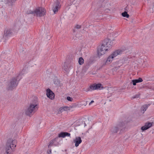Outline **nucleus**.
Wrapping results in <instances>:
<instances>
[{
	"mask_svg": "<svg viewBox=\"0 0 154 154\" xmlns=\"http://www.w3.org/2000/svg\"><path fill=\"white\" fill-rule=\"evenodd\" d=\"M113 42H112L109 38L105 39L102 42L101 45L97 49L98 54L99 55L104 54L107 51L112 48Z\"/></svg>",
	"mask_w": 154,
	"mask_h": 154,
	"instance_id": "nucleus-1",
	"label": "nucleus"
},
{
	"mask_svg": "<svg viewBox=\"0 0 154 154\" xmlns=\"http://www.w3.org/2000/svg\"><path fill=\"white\" fill-rule=\"evenodd\" d=\"M38 108V102L35 101L30 104L28 108L26 109L25 113L26 115L31 117L37 111Z\"/></svg>",
	"mask_w": 154,
	"mask_h": 154,
	"instance_id": "nucleus-2",
	"label": "nucleus"
},
{
	"mask_svg": "<svg viewBox=\"0 0 154 154\" xmlns=\"http://www.w3.org/2000/svg\"><path fill=\"white\" fill-rule=\"evenodd\" d=\"M17 141L16 140H8L6 144V151L7 154H13V152L15 150V148L16 146Z\"/></svg>",
	"mask_w": 154,
	"mask_h": 154,
	"instance_id": "nucleus-3",
	"label": "nucleus"
},
{
	"mask_svg": "<svg viewBox=\"0 0 154 154\" xmlns=\"http://www.w3.org/2000/svg\"><path fill=\"white\" fill-rule=\"evenodd\" d=\"M46 11L44 8L39 7L34 10V16L37 17H42L46 14Z\"/></svg>",
	"mask_w": 154,
	"mask_h": 154,
	"instance_id": "nucleus-4",
	"label": "nucleus"
},
{
	"mask_svg": "<svg viewBox=\"0 0 154 154\" xmlns=\"http://www.w3.org/2000/svg\"><path fill=\"white\" fill-rule=\"evenodd\" d=\"M122 51L121 50H117L114 51L107 58L106 62V63L109 64L111 63L113 59L117 55L122 54Z\"/></svg>",
	"mask_w": 154,
	"mask_h": 154,
	"instance_id": "nucleus-5",
	"label": "nucleus"
},
{
	"mask_svg": "<svg viewBox=\"0 0 154 154\" xmlns=\"http://www.w3.org/2000/svg\"><path fill=\"white\" fill-rule=\"evenodd\" d=\"M61 5L60 4V2L58 0H57L55 2L52 7V10L54 14H57L58 11L60 10L61 8Z\"/></svg>",
	"mask_w": 154,
	"mask_h": 154,
	"instance_id": "nucleus-6",
	"label": "nucleus"
},
{
	"mask_svg": "<svg viewBox=\"0 0 154 154\" xmlns=\"http://www.w3.org/2000/svg\"><path fill=\"white\" fill-rule=\"evenodd\" d=\"M46 95L48 97L52 100L54 99L55 94L50 89L48 88L46 90Z\"/></svg>",
	"mask_w": 154,
	"mask_h": 154,
	"instance_id": "nucleus-7",
	"label": "nucleus"
},
{
	"mask_svg": "<svg viewBox=\"0 0 154 154\" xmlns=\"http://www.w3.org/2000/svg\"><path fill=\"white\" fill-rule=\"evenodd\" d=\"M153 123V122H147L145 123V125L141 127V129L143 131H144L147 130L152 126V124Z\"/></svg>",
	"mask_w": 154,
	"mask_h": 154,
	"instance_id": "nucleus-8",
	"label": "nucleus"
},
{
	"mask_svg": "<svg viewBox=\"0 0 154 154\" xmlns=\"http://www.w3.org/2000/svg\"><path fill=\"white\" fill-rule=\"evenodd\" d=\"M17 81V78H13L10 82V87L13 88L17 86L18 85V83L17 84H16Z\"/></svg>",
	"mask_w": 154,
	"mask_h": 154,
	"instance_id": "nucleus-9",
	"label": "nucleus"
},
{
	"mask_svg": "<svg viewBox=\"0 0 154 154\" xmlns=\"http://www.w3.org/2000/svg\"><path fill=\"white\" fill-rule=\"evenodd\" d=\"M123 123H121L115 127L113 129L112 132L114 133H117L119 129H122L121 128L122 127Z\"/></svg>",
	"mask_w": 154,
	"mask_h": 154,
	"instance_id": "nucleus-10",
	"label": "nucleus"
},
{
	"mask_svg": "<svg viewBox=\"0 0 154 154\" xmlns=\"http://www.w3.org/2000/svg\"><path fill=\"white\" fill-rule=\"evenodd\" d=\"M74 142L75 143V146L77 147L82 143V140L81 137H78L75 138V139L74 140Z\"/></svg>",
	"mask_w": 154,
	"mask_h": 154,
	"instance_id": "nucleus-11",
	"label": "nucleus"
},
{
	"mask_svg": "<svg viewBox=\"0 0 154 154\" xmlns=\"http://www.w3.org/2000/svg\"><path fill=\"white\" fill-rule=\"evenodd\" d=\"M70 134L67 132H61L58 135V137L64 138L66 136L69 137Z\"/></svg>",
	"mask_w": 154,
	"mask_h": 154,
	"instance_id": "nucleus-12",
	"label": "nucleus"
},
{
	"mask_svg": "<svg viewBox=\"0 0 154 154\" xmlns=\"http://www.w3.org/2000/svg\"><path fill=\"white\" fill-rule=\"evenodd\" d=\"M143 80L141 78H139L138 79L133 80L132 81L134 85H136V83L143 82Z\"/></svg>",
	"mask_w": 154,
	"mask_h": 154,
	"instance_id": "nucleus-13",
	"label": "nucleus"
},
{
	"mask_svg": "<svg viewBox=\"0 0 154 154\" xmlns=\"http://www.w3.org/2000/svg\"><path fill=\"white\" fill-rule=\"evenodd\" d=\"M4 33L5 37H8L10 36L11 35H12V32L11 31V30L9 29L5 31Z\"/></svg>",
	"mask_w": 154,
	"mask_h": 154,
	"instance_id": "nucleus-14",
	"label": "nucleus"
},
{
	"mask_svg": "<svg viewBox=\"0 0 154 154\" xmlns=\"http://www.w3.org/2000/svg\"><path fill=\"white\" fill-rule=\"evenodd\" d=\"M95 90L98 89L100 90L103 89V85L100 83H98L97 84L95 83Z\"/></svg>",
	"mask_w": 154,
	"mask_h": 154,
	"instance_id": "nucleus-15",
	"label": "nucleus"
},
{
	"mask_svg": "<svg viewBox=\"0 0 154 154\" xmlns=\"http://www.w3.org/2000/svg\"><path fill=\"white\" fill-rule=\"evenodd\" d=\"M58 137H56L54 139H53L51 140L49 142V144L48 146V148H49L50 147H51V146H52L53 145H55V144H54L55 142L58 139Z\"/></svg>",
	"mask_w": 154,
	"mask_h": 154,
	"instance_id": "nucleus-16",
	"label": "nucleus"
},
{
	"mask_svg": "<svg viewBox=\"0 0 154 154\" xmlns=\"http://www.w3.org/2000/svg\"><path fill=\"white\" fill-rule=\"evenodd\" d=\"M95 83L89 86V87L87 89L86 91H91L92 90H95Z\"/></svg>",
	"mask_w": 154,
	"mask_h": 154,
	"instance_id": "nucleus-17",
	"label": "nucleus"
},
{
	"mask_svg": "<svg viewBox=\"0 0 154 154\" xmlns=\"http://www.w3.org/2000/svg\"><path fill=\"white\" fill-rule=\"evenodd\" d=\"M122 16L124 17H126L128 18L129 17V15L128 14L127 12L126 11H125L124 12L122 13Z\"/></svg>",
	"mask_w": 154,
	"mask_h": 154,
	"instance_id": "nucleus-18",
	"label": "nucleus"
},
{
	"mask_svg": "<svg viewBox=\"0 0 154 154\" xmlns=\"http://www.w3.org/2000/svg\"><path fill=\"white\" fill-rule=\"evenodd\" d=\"M84 59L82 57H80L79 58V63L80 65L84 63Z\"/></svg>",
	"mask_w": 154,
	"mask_h": 154,
	"instance_id": "nucleus-19",
	"label": "nucleus"
},
{
	"mask_svg": "<svg viewBox=\"0 0 154 154\" xmlns=\"http://www.w3.org/2000/svg\"><path fill=\"white\" fill-rule=\"evenodd\" d=\"M27 14H32L34 15V11H32L30 10L29 11H27Z\"/></svg>",
	"mask_w": 154,
	"mask_h": 154,
	"instance_id": "nucleus-20",
	"label": "nucleus"
},
{
	"mask_svg": "<svg viewBox=\"0 0 154 154\" xmlns=\"http://www.w3.org/2000/svg\"><path fill=\"white\" fill-rule=\"evenodd\" d=\"M64 111H67L69 110V107L67 106H64L63 107Z\"/></svg>",
	"mask_w": 154,
	"mask_h": 154,
	"instance_id": "nucleus-21",
	"label": "nucleus"
},
{
	"mask_svg": "<svg viewBox=\"0 0 154 154\" xmlns=\"http://www.w3.org/2000/svg\"><path fill=\"white\" fill-rule=\"evenodd\" d=\"M143 111H145L148 108V105H145L143 106Z\"/></svg>",
	"mask_w": 154,
	"mask_h": 154,
	"instance_id": "nucleus-22",
	"label": "nucleus"
},
{
	"mask_svg": "<svg viewBox=\"0 0 154 154\" xmlns=\"http://www.w3.org/2000/svg\"><path fill=\"white\" fill-rule=\"evenodd\" d=\"M140 94H136L134 96V98H139L140 96Z\"/></svg>",
	"mask_w": 154,
	"mask_h": 154,
	"instance_id": "nucleus-23",
	"label": "nucleus"
},
{
	"mask_svg": "<svg viewBox=\"0 0 154 154\" xmlns=\"http://www.w3.org/2000/svg\"><path fill=\"white\" fill-rule=\"evenodd\" d=\"M47 153L48 154H50L51 153V149H50L47 150Z\"/></svg>",
	"mask_w": 154,
	"mask_h": 154,
	"instance_id": "nucleus-24",
	"label": "nucleus"
},
{
	"mask_svg": "<svg viewBox=\"0 0 154 154\" xmlns=\"http://www.w3.org/2000/svg\"><path fill=\"white\" fill-rule=\"evenodd\" d=\"M75 28L78 29H80L81 28V25L77 24L75 26Z\"/></svg>",
	"mask_w": 154,
	"mask_h": 154,
	"instance_id": "nucleus-25",
	"label": "nucleus"
},
{
	"mask_svg": "<svg viewBox=\"0 0 154 154\" xmlns=\"http://www.w3.org/2000/svg\"><path fill=\"white\" fill-rule=\"evenodd\" d=\"M67 99L69 101H71L72 100V98L69 97H67Z\"/></svg>",
	"mask_w": 154,
	"mask_h": 154,
	"instance_id": "nucleus-26",
	"label": "nucleus"
},
{
	"mask_svg": "<svg viewBox=\"0 0 154 154\" xmlns=\"http://www.w3.org/2000/svg\"><path fill=\"white\" fill-rule=\"evenodd\" d=\"M59 111H60L61 112H62L64 110H63V107H60L59 109Z\"/></svg>",
	"mask_w": 154,
	"mask_h": 154,
	"instance_id": "nucleus-27",
	"label": "nucleus"
},
{
	"mask_svg": "<svg viewBox=\"0 0 154 154\" xmlns=\"http://www.w3.org/2000/svg\"><path fill=\"white\" fill-rule=\"evenodd\" d=\"M16 0H13L12 1H11L12 3H11V5H12L13 3Z\"/></svg>",
	"mask_w": 154,
	"mask_h": 154,
	"instance_id": "nucleus-28",
	"label": "nucleus"
},
{
	"mask_svg": "<svg viewBox=\"0 0 154 154\" xmlns=\"http://www.w3.org/2000/svg\"><path fill=\"white\" fill-rule=\"evenodd\" d=\"M94 101L93 100H92L91 101V102L89 103V105H90V104H91V103H93L94 102Z\"/></svg>",
	"mask_w": 154,
	"mask_h": 154,
	"instance_id": "nucleus-29",
	"label": "nucleus"
},
{
	"mask_svg": "<svg viewBox=\"0 0 154 154\" xmlns=\"http://www.w3.org/2000/svg\"><path fill=\"white\" fill-rule=\"evenodd\" d=\"M150 89L154 91V87L151 88Z\"/></svg>",
	"mask_w": 154,
	"mask_h": 154,
	"instance_id": "nucleus-30",
	"label": "nucleus"
},
{
	"mask_svg": "<svg viewBox=\"0 0 154 154\" xmlns=\"http://www.w3.org/2000/svg\"><path fill=\"white\" fill-rule=\"evenodd\" d=\"M17 77H18V76H17Z\"/></svg>",
	"mask_w": 154,
	"mask_h": 154,
	"instance_id": "nucleus-31",
	"label": "nucleus"
},
{
	"mask_svg": "<svg viewBox=\"0 0 154 154\" xmlns=\"http://www.w3.org/2000/svg\"><path fill=\"white\" fill-rule=\"evenodd\" d=\"M11 0H9V1H10Z\"/></svg>",
	"mask_w": 154,
	"mask_h": 154,
	"instance_id": "nucleus-32",
	"label": "nucleus"
}]
</instances>
